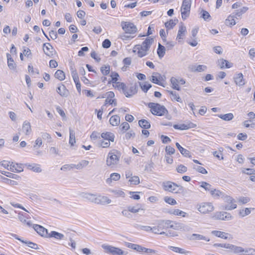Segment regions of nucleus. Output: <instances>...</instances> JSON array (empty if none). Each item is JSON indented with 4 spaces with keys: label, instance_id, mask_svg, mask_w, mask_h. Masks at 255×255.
<instances>
[{
    "label": "nucleus",
    "instance_id": "obj_1",
    "mask_svg": "<svg viewBox=\"0 0 255 255\" xmlns=\"http://www.w3.org/2000/svg\"><path fill=\"white\" fill-rule=\"evenodd\" d=\"M153 41V38L151 37H147L141 44H137L133 47V52H137L138 56L140 58L147 55Z\"/></svg>",
    "mask_w": 255,
    "mask_h": 255
},
{
    "label": "nucleus",
    "instance_id": "obj_2",
    "mask_svg": "<svg viewBox=\"0 0 255 255\" xmlns=\"http://www.w3.org/2000/svg\"><path fill=\"white\" fill-rule=\"evenodd\" d=\"M121 153L117 150H111L107 156L106 164L107 166L113 167L117 165L119 162Z\"/></svg>",
    "mask_w": 255,
    "mask_h": 255
},
{
    "label": "nucleus",
    "instance_id": "obj_3",
    "mask_svg": "<svg viewBox=\"0 0 255 255\" xmlns=\"http://www.w3.org/2000/svg\"><path fill=\"white\" fill-rule=\"evenodd\" d=\"M148 106L150 109L151 113L154 115L162 116L168 113V111L164 106L157 103H149Z\"/></svg>",
    "mask_w": 255,
    "mask_h": 255
},
{
    "label": "nucleus",
    "instance_id": "obj_4",
    "mask_svg": "<svg viewBox=\"0 0 255 255\" xmlns=\"http://www.w3.org/2000/svg\"><path fill=\"white\" fill-rule=\"evenodd\" d=\"M162 186L165 191L173 193H179L183 189L182 186L170 181L163 182Z\"/></svg>",
    "mask_w": 255,
    "mask_h": 255
},
{
    "label": "nucleus",
    "instance_id": "obj_5",
    "mask_svg": "<svg viewBox=\"0 0 255 255\" xmlns=\"http://www.w3.org/2000/svg\"><path fill=\"white\" fill-rule=\"evenodd\" d=\"M197 210L202 214H208L212 212L215 207L212 203L209 202H202L196 206Z\"/></svg>",
    "mask_w": 255,
    "mask_h": 255
},
{
    "label": "nucleus",
    "instance_id": "obj_6",
    "mask_svg": "<svg viewBox=\"0 0 255 255\" xmlns=\"http://www.w3.org/2000/svg\"><path fill=\"white\" fill-rule=\"evenodd\" d=\"M191 6V0H183L181 7L182 18L186 19L189 15Z\"/></svg>",
    "mask_w": 255,
    "mask_h": 255
},
{
    "label": "nucleus",
    "instance_id": "obj_7",
    "mask_svg": "<svg viewBox=\"0 0 255 255\" xmlns=\"http://www.w3.org/2000/svg\"><path fill=\"white\" fill-rule=\"evenodd\" d=\"M229 250L232 251L235 254H239L241 253H245L246 254L255 255V250L254 249H244L242 247L237 246L232 244H231Z\"/></svg>",
    "mask_w": 255,
    "mask_h": 255
},
{
    "label": "nucleus",
    "instance_id": "obj_8",
    "mask_svg": "<svg viewBox=\"0 0 255 255\" xmlns=\"http://www.w3.org/2000/svg\"><path fill=\"white\" fill-rule=\"evenodd\" d=\"M122 26L123 30L126 33L134 34L137 32L136 27L132 23L129 22H122Z\"/></svg>",
    "mask_w": 255,
    "mask_h": 255
},
{
    "label": "nucleus",
    "instance_id": "obj_9",
    "mask_svg": "<svg viewBox=\"0 0 255 255\" xmlns=\"http://www.w3.org/2000/svg\"><path fill=\"white\" fill-rule=\"evenodd\" d=\"M212 218L216 220L230 221L232 219L233 217L230 213L228 212H217L214 214Z\"/></svg>",
    "mask_w": 255,
    "mask_h": 255
},
{
    "label": "nucleus",
    "instance_id": "obj_10",
    "mask_svg": "<svg viewBox=\"0 0 255 255\" xmlns=\"http://www.w3.org/2000/svg\"><path fill=\"white\" fill-rule=\"evenodd\" d=\"M224 200L227 204L224 208L225 210H232L237 208L236 201L233 197L226 195L224 197Z\"/></svg>",
    "mask_w": 255,
    "mask_h": 255
},
{
    "label": "nucleus",
    "instance_id": "obj_11",
    "mask_svg": "<svg viewBox=\"0 0 255 255\" xmlns=\"http://www.w3.org/2000/svg\"><path fill=\"white\" fill-rule=\"evenodd\" d=\"M102 248L113 255H122L123 251L117 248L111 246L103 245Z\"/></svg>",
    "mask_w": 255,
    "mask_h": 255
},
{
    "label": "nucleus",
    "instance_id": "obj_12",
    "mask_svg": "<svg viewBox=\"0 0 255 255\" xmlns=\"http://www.w3.org/2000/svg\"><path fill=\"white\" fill-rule=\"evenodd\" d=\"M234 81L236 84L239 86H243L245 85L246 82L244 78L243 74L242 73H236L234 76Z\"/></svg>",
    "mask_w": 255,
    "mask_h": 255
},
{
    "label": "nucleus",
    "instance_id": "obj_13",
    "mask_svg": "<svg viewBox=\"0 0 255 255\" xmlns=\"http://www.w3.org/2000/svg\"><path fill=\"white\" fill-rule=\"evenodd\" d=\"M111 202V200L107 196L96 195L95 203L97 204L105 205L110 204Z\"/></svg>",
    "mask_w": 255,
    "mask_h": 255
},
{
    "label": "nucleus",
    "instance_id": "obj_14",
    "mask_svg": "<svg viewBox=\"0 0 255 255\" xmlns=\"http://www.w3.org/2000/svg\"><path fill=\"white\" fill-rule=\"evenodd\" d=\"M80 197L86 201L94 203L96 200V195L88 192H82L80 194Z\"/></svg>",
    "mask_w": 255,
    "mask_h": 255
},
{
    "label": "nucleus",
    "instance_id": "obj_15",
    "mask_svg": "<svg viewBox=\"0 0 255 255\" xmlns=\"http://www.w3.org/2000/svg\"><path fill=\"white\" fill-rule=\"evenodd\" d=\"M33 228L34 229V230L40 236L42 237H47L48 234V231L47 230L44 228L42 226L35 224L33 225Z\"/></svg>",
    "mask_w": 255,
    "mask_h": 255
},
{
    "label": "nucleus",
    "instance_id": "obj_16",
    "mask_svg": "<svg viewBox=\"0 0 255 255\" xmlns=\"http://www.w3.org/2000/svg\"><path fill=\"white\" fill-rule=\"evenodd\" d=\"M56 92L61 96L63 97H67L69 93L65 86L63 84H59L58 85L56 89Z\"/></svg>",
    "mask_w": 255,
    "mask_h": 255
},
{
    "label": "nucleus",
    "instance_id": "obj_17",
    "mask_svg": "<svg viewBox=\"0 0 255 255\" xmlns=\"http://www.w3.org/2000/svg\"><path fill=\"white\" fill-rule=\"evenodd\" d=\"M136 93V86L135 85H131L128 88L126 87V90H125L124 93L127 97H130Z\"/></svg>",
    "mask_w": 255,
    "mask_h": 255
},
{
    "label": "nucleus",
    "instance_id": "obj_18",
    "mask_svg": "<svg viewBox=\"0 0 255 255\" xmlns=\"http://www.w3.org/2000/svg\"><path fill=\"white\" fill-rule=\"evenodd\" d=\"M190 70L193 72H201L205 71L207 67L205 65H193L189 67Z\"/></svg>",
    "mask_w": 255,
    "mask_h": 255
},
{
    "label": "nucleus",
    "instance_id": "obj_19",
    "mask_svg": "<svg viewBox=\"0 0 255 255\" xmlns=\"http://www.w3.org/2000/svg\"><path fill=\"white\" fill-rule=\"evenodd\" d=\"M161 79V75L158 73L155 72L152 74L150 80L152 83L164 87L162 83L160 82Z\"/></svg>",
    "mask_w": 255,
    "mask_h": 255
},
{
    "label": "nucleus",
    "instance_id": "obj_20",
    "mask_svg": "<svg viewBox=\"0 0 255 255\" xmlns=\"http://www.w3.org/2000/svg\"><path fill=\"white\" fill-rule=\"evenodd\" d=\"M168 228H172L176 230H180L183 229L184 226L182 224L175 223L170 220H167Z\"/></svg>",
    "mask_w": 255,
    "mask_h": 255
},
{
    "label": "nucleus",
    "instance_id": "obj_21",
    "mask_svg": "<svg viewBox=\"0 0 255 255\" xmlns=\"http://www.w3.org/2000/svg\"><path fill=\"white\" fill-rule=\"evenodd\" d=\"M43 51L45 54L48 56L51 57L53 55V48L49 43H45L43 44Z\"/></svg>",
    "mask_w": 255,
    "mask_h": 255
},
{
    "label": "nucleus",
    "instance_id": "obj_22",
    "mask_svg": "<svg viewBox=\"0 0 255 255\" xmlns=\"http://www.w3.org/2000/svg\"><path fill=\"white\" fill-rule=\"evenodd\" d=\"M196 127V125L193 123H189L188 124H180L174 125L173 128L176 129L186 130L190 128H193Z\"/></svg>",
    "mask_w": 255,
    "mask_h": 255
},
{
    "label": "nucleus",
    "instance_id": "obj_23",
    "mask_svg": "<svg viewBox=\"0 0 255 255\" xmlns=\"http://www.w3.org/2000/svg\"><path fill=\"white\" fill-rule=\"evenodd\" d=\"M25 167L28 169L32 170L35 172L39 173L41 172L42 170L40 167V165L36 163H26L25 164Z\"/></svg>",
    "mask_w": 255,
    "mask_h": 255
},
{
    "label": "nucleus",
    "instance_id": "obj_24",
    "mask_svg": "<svg viewBox=\"0 0 255 255\" xmlns=\"http://www.w3.org/2000/svg\"><path fill=\"white\" fill-rule=\"evenodd\" d=\"M186 32V26H184L183 23H181L179 27V30L178 31L176 39L179 41V40L182 39L183 37L185 36Z\"/></svg>",
    "mask_w": 255,
    "mask_h": 255
},
{
    "label": "nucleus",
    "instance_id": "obj_25",
    "mask_svg": "<svg viewBox=\"0 0 255 255\" xmlns=\"http://www.w3.org/2000/svg\"><path fill=\"white\" fill-rule=\"evenodd\" d=\"M101 137L103 138L104 140L110 141L111 142H114L115 140V135L113 133L111 132L106 131L105 132H103L101 134Z\"/></svg>",
    "mask_w": 255,
    "mask_h": 255
},
{
    "label": "nucleus",
    "instance_id": "obj_26",
    "mask_svg": "<svg viewBox=\"0 0 255 255\" xmlns=\"http://www.w3.org/2000/svg\"><path fill=\"white\" fill-rule=\"evenodd\" d=\"M158 228L157 227V226L152 227L151 232L155 234L165 235L167 236H169L174 237L177 235L175 233L169 232L168 233H166L165 232H160Z\"/></svg>",
    "mask_w": 255,
    "mask_h": 255
},
{
    "label": "nucleus",
    "instance_id": "obj_27",
    "mask_svg": "<svg viewBox=\"0 0 255 255\" xmlns=\"http://www.w3.org/2000/svg\"><path fill=\"white\" fill-rule=\"evenodd\" d=\"M22 130L26 135H28L31 133L32 129L29 122L26 121L23 122Z\"/></svg>",
    "mask_w": 255,
    "mask_h": 255
},
{
    "label": "nucleus",
    "instance_id": "obj_28",
    "mask_svg": "<svg viewBox=\"0 0 255 255\" xmlns=\"http://www.w3.org/2000/svg\"><path fill=\"white\" fill-rule=\"evenodd\" d=\"M48 238H53L57 240H60L64 239V235L56 231H51L47 236Z\"/></svg>",
    "mask_w": 255,
    "mask_h": 255
},
{
    "label": "nucleus",
    "instance_id": "obj_29",
    "mask_svg": "<svg viewBox=\"0 0 255 255\" xmlns=\"http://www.w3.org/2000/svg\"><path fill=\"white\" fill-rule=\"evenodd\" d=\"M121 178V175L118 173H113L110 175V178L106 179V183L110 185L112 182V181H118Z\"/></svg>",
    "mask_w": 255,
    "mask_h": 255
},
{
    "label": "nucleus",
    "instance_id": "obj_30",
    "mask_svg": "<svg viewBox=\"0 0 255 255\" xmlns=\"http://www.w3.org/2000/svg\"><path fill=\"white\" fill-rule=\"evenodd\" d=\"M212 234L217 237L223 239H228L229 236H230L228 233L219 231H212Z\"/></svg>",
    "mask_w": 255,
    "mask_h": 255
},
{
    "label": "nucleus",
    "instance_id": "obj_31",
    "mask_svg": "<svg viewBox=\"0 0 255 255\" xmlns=\"http://www.w3.org/2000/svg\"><path fill=\"white\" fill-rule=\"evenodd\" d=\"M6 57L7 60V65L9 69L14 70L16 68V63L14 62L13 59L12 58L10 54H6Z\"/></svg>",
    "mask_w": 255,
    "mask_h": 255
},
{
    "label": "nucleus",
    "instance_id": "obj_32",
    "mask_svg": "<svg viewBox=\"0 0 255 255\" xmlns=\"http://www.w3.org/2000/svg\"><path fill=\"white\" fill-rule=\"evenodd\" d=\"M191 239L192 240H204L206 242L210 241V239L209 238L198 234H192L191 237Z\"/></svg>",
    "mask_w": 255,
    "mask_h": 255
},
{
    "label": "nucleus",
    "instance_id": "obj_33",
    "mask_svg": "<svg viewBox=\"0 0 255 255\" xmlns=\"http://www.w3.org/2000/svg\"><path fill=\"white\" fill-rule=\"evenodd\" d=\"M170 82L171 84V87L173 89L176 90L177 91L180 90L179 83L178 82V79L172 77L170 79Z\"/></svg>",
    "mask_w": 255,
    "mask_h": 255
},
{
    "label": "nucleus",
    "instance_id": "obj_34",
    "mask_svg": "<svg viewBox=\"0 0 255 255\" xmlns=\"http://www.w3.org/2000/svg\"><path fill=\"white\" fill-rule=\"evenodd\" d=\"M110 191L116 198L125 197L126 194L122 189H111Z\"/></svg>",
    "mask_w": 255,
    "mask_h": 255
},
{
    "label": "nucleus",
    "instance_id": "obj_35",
    "mask_svg": "<svg viewBox=\"0 0 255 255\" xmlns=\"http://www.w3.org/2000/svg\"><path fill=\"white\" fill-rule=\"evenodd\" d=\"M176 146L177 148L178 149V150L180 151V153L184 156L185 157H190L191 156L190 155V152L189 150H187L186 149L182 147L179 143L176 142Z\"/></svg>",
    "mask_w": 255,
    "mask_h": 255
},
{
    "label": "nucleus",
    "instance_id": "obj_36",
    "mask_svg": "<svg viewBox=\"0 0 255 255\" xmlns=\"http://www.w3.org/2000/svg\"><path fill=\"white\" fill-rule=\"evenodd\" d=\"M235 17H236L234 14L230 15L225 20V24L229 26H232L236 24V22L235 20Z\"/></svg>",
    "mask_w": 255,
    "mask_h": 255
},
{
    "label": "nucleus",
    "instance_id": "obj_37",
    "mask_svg": "<svg viewBox=\"0 0 255 255\" xmlns=\"http://www.w3.org/2000/svg\"><path fill=\"white\" fill-rule=\"evenodd\" d=\"M167 220H158L157 221V227L160 232L162 230L168 229Z\"/></svg>",
    "mask_w": 255,
    "mask_h": 255
},
{
    "label": "nucleus",
    "instance_id": "obj_38",
    "mask_svg": "<svg viewBox=\"0 0 255 255\" xmlns=\"http://www.w3.org/2000/svg\"><path fill=\"white\" fill-rule=\"evenodd\" d=\"M120 117L118 115L112 116L109 120L110 123L113 126H118L120 123Z\"/></svg>",
    "mask_w": 255,
    "mask_h": 255
},
{
    "label": "nucleus",
    "instance_id": "obj_39",
    "mask_svg": "<svg viewBox=\"0 0 255 255\" xmlns=\"http://www.w3.org/2000/svg\"><path fill=\"white\" fill-rule=\"evenodd\" d=\"M210 194L212 196L215 198H219L221 197H223L224 195V193L221 192L220 190L214 189L213 188L210 192Z\"/></svg>",
    "mask_w": 255,
    "mask_h": 255
},
{
    "label": "nucleus",
    "instance_id": "obj_40",
    "mask_svg": "<svg viewBox=\"0 0 255 255\" xmlns=\"http://www.w3.org/2000/svg\"><path fill=\"white\" fill-rule=\"evenodd\" d=\"M10 170L12 172H20L23 171V168L21 164L12 162V165H10Z\"/></svg>",
    "mask_w": 255,
    "mask_h": 255
},
{
    "label": "nucleus",
    "instance_id": "obj_41",
    "mask_svg": "<svg viewBox=\"0 0 255 255\" xmlns=\"http://www.w3.org/2000/svg\"><path fill=\"white\" fill-rule=\"evenodd\" d=\"M254 210V208H246L240 210L239 211V215L242 217H244L251 214L252 210Z\"/></svg>",
    "mask_w": 255,
    "mask_h": 255
},
{
    "label": "nucleus",
    "instance_id": "obj_42",
    "mask_svg": "<svg viewBox=\"0 0 255 255\" xmlns=\"http://www.w3.org/2000/svg\"><path fill=\"white\" fill-rule=\"evenodd\" d=\"M69 144L71 146H73L74 143L76 142L75 132L74 130L72 129L71 128H69Z\"/></svg>",
    "mask_w": 255,
    "mask_h": 255
},
{
    "label": "nucleus",
    "instance_id": "obj_43",
    "mask_svg": "<svg viewBox=\"0 0 255 255\" xmlns=\"http://www.w3.org/2000/svg\"><path fill=\"white\" fill-rule=\"evenodd\" d=\"M248 10V7L246 6L243 7L240 9L236 10L233 14H234L236 17H241L242 14L245 13Z\"/></svg>",
    "mask_w": 255,
    "mask_h": 255
},
{
    "label": "nucleus",
    "instance_id": "obj_44",
    "mask_svg": "<svg viewBox=\"0 0 255 255\" xmlns=\"http://www.w3.org/2000/svg\"><path fill=\"white\" fill-rule=\"evenodd\" d=\"M157 53L159 58H162L165 53V48L164 46L161 45L160 43L158 44Z\"/></svg>",
    "mask_w": 255,
    "mask_h": 255
},
{
    "label": "nucleus",
    "instance_id": "obj_45",
    "mask_svg": "<svg viewBox=\"0 0 255 255\" xmlns=\"http://www.w3.org/2000/svg\"><path fill=\"white\" fill-rule=\"evenodd\" d=\"M55 77L60 81H63L65 78V75L64 72L61 70H58L55 73Z\"/></svg>",
    "mask_w": 255,
    "mask_h": 255
},
{
    "label": "nucleus",
    "instance_id": "obj_46",
    "mask_svg": "<svg viewBox=\"0 0 255 255\" xmlns=\"http://www.w3.org/2000/svg\"><path fill=\"white\" fill-rule=\"evenodd\" d=\"M218 117L225 121H229L234 118V115L232 113H228L224 115H219Z\"/></svg>",
    "mask_w": 255,
    "mask_h": 255
},
{
    "label": "nucleus",
    "instance_id": "obj_47",
    "mask_svg": "<svg viewBox=\"0 0 255 255\" xmlns=\"http://www.w3.org/2000/svg\"><path fill=\"white\" fill-rule=\"evenodd\" d=\"M138 125L141 128L145 129H148L150 127V123L145 120H139L138 121Z\"/></svg>",
    "mask_w": 255,
    "mask_h": 255
},
{
    "label": "nucleus",
    "instance_id": "obj_48",
    "mask_svg": "<svg viewBox=\"0 0 255 255\" xmlns=\"http://www.w3.org/2000/svg\"><path fill=\"white\" fill-rule=\"evenodd\" d=\"M170 249L173 252H174L175 253H180L182 254H186L188 253V252L186 251L184 249L176 247H172L171 246L169 247Z\"/></svg>",
    "mask_w": 255,
    "mask_h": 255
},
{
    "label": "nucleus",
    "instance_id": "obj_49",
    "mask_svg": "<svg viewBox=\"0 0 255 255\" xmlns=\"http://www.w3.org/2000/svg\"><path fill=\"white\" fill-rule=\"evenodd\" d=\"M139 85L141 89L144 92H147V91L151 87V85L147 82L140 83Z\"/></svg>",
    "mask_w": 255,
    "mask_h": 255
},
{
    "label": "nucleus",
    "instance_id": "obj_50",
    "mask_svg": "<svg viewBox=\"0 0 255 255\" xmlns=\"http://www.w3.org/2000/svg\"><path fill=\"white\" fill-rule=\"evenodd\" d=\"M170 95L171 96V98L172 100H175L177 102L181 103L182 100L181 98L179 97V95L177 94L175 92L173 91H169Z\"/></svg>",
    "mask_w": 255,
    "mask_h": 255
},
{
    "label": "nucleus",
    "instance_id": "obj_51",
    "mask_svg": "<svg viewBox=\"0 0 255 255\" xmlns=\"http://www.w3.org/2000/svg\"><path fill=\"white\" fill-rule=\"evenodd\" d=\"M200 186L201 187L203 188L204 189H205V190L206 191H209L210 192L211 191V190L213 189V188L212 187V186L210 184H209L206 182H202L201 183Z\"/></svg>",
    "mask_w": 255,
    "mask_h": 255
},
{
    "label": "nucleus",
    "instance_id": "obj_52",
    "mask_svg": "<svg viewBox=\"0 0 255 255\" xmlns=\"http://www.w3.org/2000/svg\"><path fill=\"white\" fill-rule=\"evenodd\" d=\"M130 184L137 185L140 183L139 178L137 176H133L129 179Z\"/></svg>",
    "mask_w": 255,
    "mask_h": 255
},
{
    "label": "nucleus",
    "instance_id": "obj_53",
    "mask_svg": "<svg viewBox=\"0 0 255 255\" xmlns=\"http://www.w3.org/2000/svg\"><path fill=\"white\" fill-rule=\"evenodd\" d=\"M129 128H130L129 125L127 122L123 123L120 127V130L123 132H125L126 131L129 129Z\"/></svg>",
    "mask_w": 255,
    "mask_h": 255
},
{
    "label": "nucleus",
    "instance_id": "obj_54",
    "mask_svg": "<svg viewBox=\"0 0 255 255\" xmlns=\"http://www.w3.org/2000/svg\"><path fill=\"white\" fill-rule=\"evenodd\" d=\"M110 67L109 65H105L101 68V71L104 75H107L110 73Z\"/></svg>",
    "mask_w": 255,
    "mask_h": 255
},
{
    "label": "nucleus",
    "instance_id": "obj_55",
    "mask_svg": "<svg viewBox=\"0 0 255 255\" xmlns=\"http://www.w3.org/2000/svg\"><path fill=\"white\" fill-rule=\"evenodd\" d=\"M21 242L22 243L26 244L29 247H30L32 249L37 250L38 248V245L35 243H32V242L26 241H21Z\"/></svg>",
    "mask_w": 255,
    "mask_h": 255
},
{
    "label": "nucleus",
    "instance_id": "obj_56",
    "mask_svg": "<svg viewBox=\"0 0 255 255\" xmlns=\"http://www.w3.org/2000/svg\"><path fill=\"white\" fill-rule=\"evenodd\" d=\"M176 20H170L165 23V27L168 29L172 28L176 25Z\"/></svg>",
    "mask_w": 255,
    "mask_h": 255
},
{
    "label": "nucleus",
    "instance_id": "obj_57",
    "mask_svg": "<svg viewBox=\"0 0 255 255\" xmlns=\"http://www.w3.org/2000/svg\"><path fill=\"white\" fill-rule=\"evenodd\" d=\"M251 199L247 197H240L238 199V202L240 204H245L250 201Z\"/></svg>",
    "mask_w": 255,
    "mask_h": 255
},
{
    "label": "nucleus",
    "instance_id": "obj_58",
    "mask_svg": "<svg viewBox=\"0 0 255 255\" xmlns=\"http://www.w3.org/2000/svg\"><path fill=\"white\" fill-rule=\"evenodd\" d=\"M164 200L166 203L172 205H175L177 203L176 201L174 199L167 196L164 197Z\"/></svg>",
    "mask_w": 255,
    "mask_h": 255
},
{
    "label": "nucleus",
    "instance_id": "obj_59",
    "mask_svg": "<svg viewBox=\"0 0 255 255\" xmlns=\"http://www.w3.org/2000/svg\"><path fill=\"white\" fill-rule=\"evenodd\" d=\"M111 80L109 82V83L112 82L113 83H116L118 80V78L119 77V74L116 72H112L111 74Z\"/></svg>",
    "mask_w": 255,
    "mask_h": 255
},
{
    "label": "nucleus",
    "instance_id": "obj_60",
    "mask_svg": "<svg viewBox=\"0 0 255 255\" xmlns=\"http://www.w3.org/2000/svg\"><path fill=\"white\" fill-rule=\"evenodd\" d=\"M187 168L182 164L178 165L176 168V171L180 173H185L187 171Z\"/></svg>",
    "mask_w": 255,
    "mask_h": 255
},
{
    "label": "nucleus",
    "instance_id": "obj_61",
    "mask_svg": "<svg viewBox=\"0 0 255 255\" xmlns=\"http://www.w3.org/2000/svg\"><path fill=\"white\" fill-rule=\"evenodd\" d=\"M116 85L115 86L118 89H122L124 93L125 90H126V86L124 83H121V82H117L114 83Z\"/></svg>",
    "mask_w": 255,
    "mask_h": 255
},
{
    "label": "nucleus",
    "instance_id": "obj_62",
    "mask_svg": "<svg viewBox=\"0 0 255 255\" xmlns=\"http://www.w3.org/2000/svg\"><path fill=\"white\" fill-rule=\"evenodd\" d=\"M172 214L177 215L181 216L182 217H185L186 213L182 211H181L179 209H175L172 212Z\"/></svg>",
    "mask_w": 255,
    "mask_h": 255
},
{
    "label": "nucleus",
    "instance_id": "obj_63",
    "mask_svg": "<svg viewBox=\"0 0 255 255\" xmlns=\"http://www.w3.org/2000/svg\"><path fill=\"white\" fill-rule=\"evenodd\" d=\"M128 209L129 210L130 212L133 213H136L141 210V208L137 206H129L128 207Z\"/></svg>",
    "mask_w": 255,
    "mask_h": 255
},
{
    "label": "nucleus",
    "instance_id": "obj_64",
    "mask_svg": "<svg viewBox=\"0 0 255 255\" xmlns=\"http://www.w3.org/2000/svg\"><path fill=\"white\" fill-rule=\"evenodd\" d=\"M194 168L198 172L202 174H207V170L203 167L200 166H194Z\"/></svg>",
    "mask_w": 255,
    "mask_h": 255
}]
</instances>
